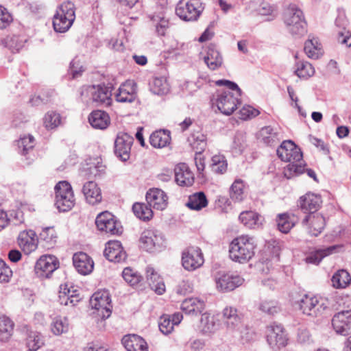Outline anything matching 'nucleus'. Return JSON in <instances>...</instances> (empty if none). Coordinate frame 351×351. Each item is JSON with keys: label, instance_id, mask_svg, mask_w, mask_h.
I'll return each mask as SVG.
<instances>
[{"label": "nucleus", "instance_id": "f257e3e1", "mask_svg": "<svg viewBox=\"0 0 351 351\" xmlns=\"http://www.w3.org/2000/svg\"><path fill=\"white\" fill-rule=\"evenodd\" d=\"M276 152L281 160L289 162L284 169L286 178L290 179L304 171L302 152L293 141H284Z\"/></svg>", "mask_w": 351, "mask_h": 351}, {"label": "nucleus", "instance_id": "f03ea898", "mask_svg": "<svg viewBox=\"0 0 351 351\" xmlns=\"http://www.w3.org/2000/svg\"><path fill=\"white\" fill-rule=\"evenodd\" d=\"M217 86H225L229 90L223 91L218 95L217 106L219 110L226 114H231L240 104L238 97L241 95V90L238 85L230 80H220L216 82Z\"/></svg>", "mask_w": 351, "mask_h": 351}, {"label": "nucleus", "instance_id": "7ed1b4c3", "mask_svg": "<svg viewBox=\"0 0 351 351\" xmlns=\"http://www.w3.org/2000/svg\"><path fill=\"white\" fill-rule=\"evenodd\" d=\"M255 247L253 238L247 235L239 237L230 244V258L235 262L246 263L254 256Z\"/></svg>", "mask_w": 351, "mask_h": 351}, {"label": "nucleus", "instance_id": "20e7f679", "mask_svg": "<svg viewBox=\"0 0 351 351\" xmlns=\"http://www.w3.org/2000/svg\"><path fill=\"white\" fill-rule=\"evenodd\" d=\"M284 23L288 32L294 37L300 38L306 32V22L303 12L295 5H290L284 14Z\"/></svg>", "mask_w": 351, "mask_h": 351}, {"label": "nucleus", "instance_id": "39448f33", "mask_svg": "<svg viewBox=\"0 0 351 351\" xmlns=\"http://www.w3.org/2000/svg\"><path fill=\"white\" fill-rule=\"evenodd\" d=\"M55 206L60 212H67L75 205V197L71 184L60 181L55 186Z\"/></svg>", "mask_w": 351, "mask_h": 351}, {"label": "nucleus", "instance_id": "423d86ee", "mask_svg": "<svg viewBox=\"0 0 351 351\" xmlns=\"http://www.w3.org/2000/svg\"><path fill=\"white\" fill-rule=\"evenodd\" d=\"M299 306L304 314L317 317L322 315L328 309V302L320 297L305 294L299 300Z\"/></svg>", "mask_w": 351, "mask_h": 351}, {"label": "nucleus", "instance_id": "0eeeda50", "mask_svg": "<svg viewBox=\"0 0 351 351\" xmlns=\"http://www.w3.org/2000/svg\"><path fill=\"white\" fill-rule=\"evenodd\" d=\"M202 11L199 0H180L176 5V13L181 19L195 21Z\"/></svg>", "mask_w": 351, "mask_h": 351}, {"label": "nucleus", "instance_id": "6e6552de", "mask_svg": "<svg viewBox=\"0 0 351 351\" xmlns=\"http://www.w3.org/2000/svg\"><path fill=\"white\" fill-rule=\"evenodd\" d=\"M95 224L99 231L110 235H119L123 231L121 223L108 211L103 212L97 216Z\"/></svg>", "mask_w": 351, "mask_h": 351}, {"label": "nucleus", "instance_id": "1a4fd4ad", "mask_svg": "<svg viewBox=\"0 0 351 351\" xmlns=\"http://www.w3.org/2000/svg\"><path fill=\"white\" fill-rule=\"evenodd\" d=\"M90 304L93 308L98 311V315L103 319H107L110 316L112 306L107 291L95 293L90 298Z\"/></svg>", "mask_w": 351, "mask_h": 351}, {"label": "nucleus", "instance_id": "9d476101", "mask_svg": "<svg viewBox=\"0 0 351 351\" xmlns=\"http://www.w3.org/2000/svg\"><path fill=\"white\" fill-rule=\"evenodd\" d=\"M204 262L203 254L197 247H189L182 252V264L188 271H194Z\"/></svg>", "mask_w": 351, "mask_h": 351}, {"label": "nucleus", "instance_id": "9b49d317", "mask_svg": "<svg viewBox=\"0 0 351 351\" xmlns=\"http://www.w3.org/2000/svg\"><path fill=\"white\" fill-rule=\"evenodd\" d=\"M287 337L281 325L271 324L267 328V341L274 350L285 347L287 343Z\"/></svg>", "mask_w": 351, "mask_h": 351}, {"label": "nucleus", "instance_id": "f8f14e48", "mask_svg": "<svg viewBox=\"0 0 351 351\" xmlns=\"http://www.w3.org/2000/svg\"><path fill=\"white\" fill-rule=\"evenodd\" d=\"M302 225L308 234L317 237L325 228V217L320 213L307 214L302 221Z\"/></svg>", "mask_w": 351, "mask_h": 351}, {"label": "nucleus", "instance_id": "ddd939ff", "mask_svg": "<svg viewBox=\"0 0 351 351\" xmlns=\"http://www.w3.org/2000/svg\"><path fill=\"white\" fill-rule=\"evenodd\" d=\"M59 267L58 258L53 255H44L40 257L35 265V272L40 278H49Z\"/></svg>", "mask_w": 351, "mask_h": 351}, {"label": "nucleus", "instance_id": "4468645a", "mask_svg": "<svg viewBox=\"0 0 351 351\" xmlns=\"http://www.w3.org/2000/svg\"><path fill=\"white\" fill-rule=\"evenodd\" d=\"M217 290L223 292L232 291L243 282V278L239 275L219 272L215 276Z\"/></svg>", "mask_w": 351, "mask_h": 351}, {"label": "nucleus", "instance_id": "2eb2a0df", "mask_svg": "<svg viewBox=\"0 0 351 351\" xmlns=\"http://www.w3.org/2000/svg\"><path fill=\"white\" fill-rule=\"evenodd\" d=\"M134 138L127 133H119L114 141V154L122 161L130 158Z\"/></svg>", "mask_w": 351, "mask_h": 351}, {"label": "nucleus", "instance_id": "dca6fc26", "mask_svg": "<svg viewBox=\"0 0 351 351\" xmlns=\"http://www.w3.org/2000/svg\"><path fill=\"white\" fill-rule=\"evenodd\" d=\"M141 247L147 252H153L163 245L164 239L162 234L156 230H144L140 238Z\"/></svg>", "mask_w": 351, "mask_h": 351}, {"label": "nucleus", "instance_id": "f3484780", "mask_svg": "<svg viewBox=\"0 0 351 351\" xmlns=\"http://www.w3.org/2000/svg\"><path fill=\"white\" fill-rule=\"evenodd\" d=\"M88 93L90 95L93 101L97 105L110 106L112 103L111 87L104 85L92 86L88 87Z\"/></svg>", "mask_w": 351, "mask_h": 351}, {"label": "nucleus", "instance_id": "a211bd4d", "mask_svg": "<svg viewBox=\"0 0 351 351\" xmlns=\"http://www.w3.org/2000/svg\"><path fill=\"white\" fill-rule=\"evenodd\" d=\"M332 325L337 334L349 335L351 332V311H342L335 315Z\"/></svg>", "mask_w": 351, "mask_h": 351}, {"label": "nucleus", "instance_id": "6ab92c4d", "mask_svg": "<svg viewBox=\"0 0 351 351\" xmlns=\"http://www.w3.org/2000/svg\"><path fill=\"white\" fill-rule=\"evenodd\" d=\"M322 199L320 195L313 193H307L300 197L298 206L307 214L317 213L321 207Z\"/></svg>", "mask_w": 351, "mask_h": 351}, {"label": "nucleus", "instance_id": "aec40b11", "mask_svg": "<svg viewBox=\"0 0 351 351\" xmlns=\"http://www.w3.org/2000/svg\"><path fill=\"white\" fill-rule=\"evenodd\" d=\"M146 200L149 206L163 210L168 204V197L165 191L158 188L149 189L146 194Z\"/></svg>", "mask_w": 351, "mask_h": 351}, {"label": "nucleus", "instance_id": "412c9836", "mask_svg": "<svg viewBox=\"0 0 351 351\" xmlns=\"http://www.w3.org/2000/svg\"><path fill=\"white\" fill-rule=\"evenodd\" d=\"M104 254L109 261L114 263H119L126 258V253L119 241H109L106 245Z\"/></svg>", "mask_w": 351, "mask_h": 351}, {"label": "nucleus", "instance_id": "4be33fe9", "mask_svg": "<svg viewBox=\"0 0 351 351\" xmlns=\"http://www.w3.org/2000/svg\"><path fill=\"white\" fill-rule=\"evenodd\" d=\"M136 98V86L134 82L126 81L119 88L115 94L117 101L121 103H132Z\"/></svg>", "mask_w": 351, "mask_h": 351}, {"label": "nucleus", "instance_id": "5701e85b", "mask_svg": "<svg viewBox=\"0 0 351 351\" xmlns=\"http://www.w3.org/2000/svg\"><path fill=\"white\" fill-rule=\"evenodd\" d=\"M75 268L82 275L90 274L94 268L93 259L84 252L75 253L73 257Z\"/></svg>", "mask_w": 351, "mask_h": 351}, {"label": "nucleus", "instance_id": "b1692460", "mask_svg": "<svg viewBox=\"0 0 351 351\" xmlns=\"http://www.w3.org/2000/svg\"><path fill=\"white\" fill-rule=\"evenodd\" d=\"M219 319L216 315L206 313L202 315L199 331L202 335H210L219 329Z\"/></svg>", "mask_w": 351, "mask_h": 351}, {"label": "nucleus", "instance_id": "393cba45", "mask_svg": "<svg viewBox=\"0 0 351 351\" xmlns=\"http://www.w3.org/2000/svg\"><path fill=\"white\" fill-rule=\"evenodd\" d=\"M174 171L175 180L178 185L182 186H190L193 185L194 182V175L186 164H178L175 167Z\"/></svg>", "mask_w": 351, "mask_h": 351}, {"label": "nucleus", "instance_id": "a878e982", "mask_svg": "<svg viewBox=\"0 0 351 351\" xmlns=\"http://www.w3.org/2000/svg\"><path fill=\"white\" fill-rule=\"evenodd\" d=\"M18 243L22 250L27 254L35 251L38 246L36 234L33 230L21 232L18 238Z\"/></svg>", "mask_w": 351, "mask_h": 351}, {"label": "nucleus", "instance_id": "bb28decb", "mask_svg": "<svg viewBox=\"0 0 351 351\" xmlns=\"http://www.w3.org/2000/svg\"><path fill=\"white\" fill-rule=\"evenodd\" d=\"M222 317L227 330L232 333L242 324L237 308L232 306H227L223 310Z\"/></svg>", "mask_w": 351, "mask_h": 351}, {"label": "nucleus", "instance_id": "cd10ccee", "mask_svg": "<svg viewBox=\"0 0 351 351\" xmlns=\"http://www.w3.org/2000/svg\"><path fill=\"white\" fill-rule=\"evenodd\" d=\"M121 342L127 351H148L146 341L137 335H125Z\"/></svg>", "mask_w": 351, "mask_h": 351}, {"label": "nucleus", "instance_id": "c85d7f7f", "mask_svg": "<svg viewBox=\"0 0 351 351\" xmlns=\"http://www.w3.org/2000/svg\"><path fill=\"white\" fill-rule=\"evenodd\" d=\"M82 193L86 202L90 204H97L102 199L101 189L95 182H86L83 186Z\"/></svg>", "mask_w": 351, "mask_h": 351}, {"label": "nucleus", "instance_id": "c756f323", "mask_svg": "<svg viewBox=\"0 0 351 351\" xmlns=\"http://www.w3.org/2000/svg\"><path fill=\"white\" fill-rule=\"evenodd\" d=\"M88 121L95 129L104 130L110 123L108 114L103 110L93 111L88 116Z\"/></svg>", "mask_w": 351, "mask_h": 351}, {"label": "nucleus", "instance_id": "7c9ffc66", "mask_svg": "<svg viewBox=\"0 0 351 351\" xmlns=\"http://www.w3.org/2000/svg\"><path fill=\"white\" fill-rule=\"evenodd\" d=\"M146 274L147 280L151 289L158 295L163 294L165 291V285L160 275L150 267L147 268Z\"/></svg>", "mask_w": 351, "mask_h": 351}, {"label": "nucleus", "instance_id": "2f4dec72", "mask_svg": "<svg viewBox=\"0 0 351 351\" xmlns=\"http://www.w3.org/2000/svg\"><path fill=\"white\" fill-rule=\"evenodd\" d=\"M239 219L248 228H257L262 225L263 221L261 215L252 210L241 213Z\"/></svg>", "mask_w": 351, "mask_h": 351}, {"label": "nucleus", "instance_id": "473e14b6", "mask_svg": "<svg viewBox=\"0 0 351 351\" xmlns=\"http://www.w3.org/2000/svg\"><path fill=\"white\" fill-rule=\"evenodd\" d=\"M76 290L71 291L66 285H60L59 291V302L61 304L75 306L80 298Z\"/></svg>", "mask_w": 351, "mask_h": 351}, {"label": "nucleus", "instance_id": "72a5a7b5", "mask_svg": "<svg viewBox=\"0 0 351 351\" xmlns=\"http://www.w3.org/2000/svg\"><path fill=\"white\" fill-rule=\"evenodd\" d=\"M170 132L165 130H160L154 132L149 136L150 144L156 148L165 147L170 143Z\"/></svg>", "mask_w": 351, "mask_h": 351}, {"label": "nucleus", "instance_id": "f704fd0d", "mask_svg": "<svg viewBox=\"0 0 351 351\" xmlns=\"http://www.w3.org/2000/svg\"><path fill=\"white\" fill-rule=\"evenodd\" d=\"M204 308V302L196 298H187L181 304L182 311L189 315L201 313Z\"/></svg>", "mask_w": 351, "mask_h": 351}, {"label": "nucleus", "instance_id": "c9c22d12", "mask_svg": "<svg viewBox=\"0 0 351 351\" xmlns=\"http://www.w3.org/2000/svg\"><path fill=\"white\" fill-rule=\"evenodd\" d=\"M341 246L339 245H332L324 249H319L312 252L306 257V262L317 265L325 256L335 253L337 250Z\"/></svg>", "mask_w": 351, "mask_h": 351}, {"label": "nucleus", "instance_id": "e433bc0d", "mask_svg": "<svg viewBox=\"0 0 351 351\" xmlns=\"http://www.w3.org/2000/svg\"><path fill=\"white\" fill-rule=\"evenodd\" d=\"M208 205V199L204 192H197L191 195L188 198L186 206L193 210H200L206 207Z\"/></svg>", "mask_w": 351, "mask_h": 351}, {"label": "nucleus", "instance_id": "4c0bfd02", "mask_svg": "<svg viewBox=\"0 0 351 351\" xmlns=\"http://www.w3.org/2000/svg\"><path fill=\"white\" fill-rule=\"evenodd\" d=\"M14 322L5 315L0 314V341H8L12 335Z\"/></svg>", "mask_w": 351, "mask_h": 351}, {"label": "nucleus", "instance_id": "58836bf2", "mask_svg": "<svg viewBox=\"0 0 351 351\" xmlns=\"http://www.w3.org/2000/svg\"><path fill=\"white\" fill-rule=\"evenodd\" d=\"M278 229L282 233H288L296 223L295 217L293 214H279L276 219Z\"/></svg>", "mask_w": 351, "mask_h": 351}, {"label": "nucleus", "instance_id": "ea45409f", "mask_svg": "<svg viewBox=\"0 0 351 351\" xmlns=\"http://www.w3.org/2000/svg\"><path fill=\"white\" fill-rule=\"evenodd\" d=\"M204 59L208 67L213 71L220 67L223 62L220 53L213 47L208 48L207 55Z\"/></svg>", "mask_w": 351, "mask_h": 351}, {"label": "nucleus", "instance_id": "a19ab883", "mask_svg": "<svg viewBox=\"0 0 351 351\" xmlns=\"http://www.w3.org/2000/svg\"><path fill=\"white\" fill-rule=\"evenodd\" d=\"M304 50L307 56L312 59H318L323 54L321 44L315 38L305 42Z\"/></svg>", "mask_w": 351, "mask_h": 351}, {"label": "nucleus", "instance_id": "79ce46f5", "mask_svg": "<svg viewBox=\"0 0 351 351\" xmlns=\"http://www.w3.org/2000/svg\"><path fill=\"white\" fill-rule=\"evenodd\" d=\"M260 136L263 142L269 146L280 141L279 134L271 126L263 128L260 131Z\"/></svg>", "mask_w": 351, "mask_h": 351}, {"label": "nucleus", "instance_id": "37998d69", "mask_svg": "<svg viewBox=\"0 0 351 351\" xmlns=\"http://www.w3.org/2000/svg\"><path fill=\"white\" fill-rule=\"evenodd\" d=\"M332 282L335 288H345L350 284L351 276L346 270L341 269L333 275Z\"/></svg>", "mask_w": 351, "mask_h": 351}, {"label": "nucleus", "instance_id": "c03bdc74", "mask_svg": "<svg viewBox=\"0 0 351 351\" xmlns=\"http://www.w3.org/2000/svg\"><path fill=\"white\" fill-rule=\"evenodd\" d=\"M245 184L243 180H236L232 184L230 191L231 199L235 202H241L243 200Z\"/></svg>", "mask_w": 351, "mask_h": 351}, {"label": "nucleus", "instance_id": "a18cd8bd", "mask_svg": "<svg viewBox=\"0 0 351 351\" xmlns=\"http://www.w3.org/2000/svg\"><path fill=\"white\" fill-rule=\"evenodd\" d=\"M134 214L143 221L149 220L153 216L151 206L143 203H135L132 206Z\"/></svg>", "mask_w": 351, "mask_h": 351}, {"label": "nucleus", "instance_id": "49530a36", "mask_svg": "<svg viewBox=\"0 0 351 351\" xmlns=\"http://www.w3.org/2000/svg\"><path fill=\"white\" fill-rule=\"evenodd\" d=\"M51 332L56 335H60L69 330L68 319L64 317L58 316L53 319L51 324Z\"/></svg>", "mask_w": 351, "mask_h": 351}, {"label": "nucleus", "instance_id": "de8ad7c7", "mask_svg": "<svg viewBox=\"0 0 351 351\" xmlns=\"http://www.w3.org/2000/svg\"><path fill=\"white\" fill-rule=\"evenodd\" d=\"M74 21L70 19H65L57 13L54 15L53 19V26L54 30L57 32L63 33L66 32L72 25Z\"/></svg>", "mask_w": 351, "mask_h": 351}, {"label": "nucleus", "instance_id": "09e8293b", "mask_svg": "<svg viewBox=\"0 0 351 351\" xmlns=\"http://www.w3.org/2000/svg\"><path fill=\"white\" fill-rule=\"evenodd\" d=\"M151 91L158 95L167 94L169 87L167 81L164 77H155L150 84Z\"/></svg>", "mask_w": 351, "mask_h": 351}, {"label": "nucleus", "instance_id": "8fccbe9b", "mask_svg": "<svg viewBox=\"0 0 351 351\" xmlns=\"http://www.w3.org/2000/svg\"><path fill=\"white\" fill-rule=\"evenodd\" d=\"M34 138L32 135L24 136L21 137L16 141L18 152L23 156H26L29 151L32 150L34 147Z\"/></svg>", "mask_w": 351, "mask_h": 351}, {"label": "nucleus", "instance_id": "3c124183", "mask_svg": "<svg viewBox=\"0 0 351 351\" xmlns=\"http://www.w3.org/2000/svg\"><path fill=\"white\" fill-rule=\"evenodd\" d=\"M206 136L201 132H195L191 137L190 142L197 154L202 153L206 147Z\"/></svg>", "mask_w": 351, "mask_h": 351}, {"label": "nucleus", "instance_id": "603ef678", "mask_svg": "<svg viewBox=\"0 0 351 351\" xmlns=\"http://www.w3.org/2000/svg\"><path fill=\"white\" fill-rule=\"evenodd\" d=\"M124 280L131 286L137 285L142 280V276L131 267H125L122 271Z\"/></svg>", "mask_w": 351, "mask_h": 351}, {"label": "nucleus", "instance_id": "864d4df0", "mask_svg": "<svg viewBox=\"0 0 351 351\" xmlns=\"http://www.w3.org/2000/svg\"><path fill=\"white\" fill-rule=\"evenodd\" d=\"M43 123L47 130L55 129L61 123V116L56 112L49 111L43 118Z\"/></svg>", "mask_w": 351, "mask_h": 351}, {"label": "nucleus", "instance_id": "5fc2aeb1", "mask_svg": "<svg viewBox=\"0 0 351 351\" xmlns=\"http://www.w3.org/2000/svg\"><path fill=\"white\" fill-rule=\"evenodd\" d=\"M296 66L297 69L295 71V73L300 78L308 79L315 73L313 66L307 62H298Z\"/></svg>", "mask_w": 351, "mask_h": 351}, {"label": "nucleus", "instance_id": "6e6d98bb", "mask_svg": "<svg viewBox=\"0 0 351 351\" xmlns=\"http://www.w3.org/2000/svg\"><path fill=\"white\" fill-rule=\"evenodd\" d=\"M25 40L19 36H8L4 40V45L6 47L10 49L12 52H19L21 49L24 46Z\"/></svg>", "mask_w": 351, "mask_h": 351}, {"label": "nucleus", "instance_id": "4d7b16f0", "mask_svg": "<svg viewBox=\"0 0 351 351\" xmlns=\"http://www.w3.org/2000/svg\"><path fill=\"white\" fill-rule=\"evenodd\" d=\"M212 171L218 174L224 173L228 167L227 160L223 155H215L211 159Z\"/></svg>", "mask_w": 351, "mask_h": 351}, {"label": "nucleus", "instance_id": "13d9d810", "mask_svg": "<svg viewBox=\"0 0 351 351\" xmlns=\"http://www.w3.org/2000/svg\"><path fill=\"white\" fill-rule=\"evenodd\" d=\"M232 335L234 337L241 339L243 343H247L253 340L254 335L253 331L243 324L232 332Z\"/></svg>", "mask_w": 351, "mask_h": 351}, {"label": "nucleus", "instance_id": "bf43d9fd", "mask_svg": "<svg viewBox=\"0 0 351 351\" xmlns=\"http://www.w3.org/2000/svg\"><path fill=\"white\" fill-rule=\"evenodd\" d=\"M44 345L43 336L38 332H33L29 335L27 339V351H36Z\"/></svg>", "mask_w": 351, "mask_h": 351}, {"label": "nucleus", "instance_id": "052dcab7", "mask_svg": "<svg viewBox=\"0 0 351 351\" xmlns=\"http://www.w3.org/2000/svg\"><path fill=\"white\" fill-rule=\"evenodd\" d=\"M57 13H60L61 16L65 19H70L73 21L75 19V5L71 1H65L62 3L57 10Z\"/></svg>", "mask_w": 351, "mask_h": 351}, {"label": "nucleus", "instance_id": "680f3d73", "mask_svg": "<svg viewBox=\"0 0 351 351\" xmlns=\"http://www.w3.org/2000/svg\"><path fill=\"white\" fill-rule=\"evenodd\" d=\"M245 147V137L241 132H237L231 145L232 151L235 154H241Z\"/></svg>", "mask_w": 351, "mask_h": 351}, {"label": "nucleus", "instance_id": "e2e57ef3", "mask_svg": "<svg viewBox=\"0 0 351 351\" xmlns=\"http://www.w3.org/2000/svg\"><path fill=\"white\" fill-rule=\"evenodd\" d=\"M152 21L155 23L156 32L158 36H165L169 27V21L160 16H153Z\"/></svg>", "mask_w": 351, "mask_h": 351}, {"label": "nucleus", "instance_id": "0e129e2a", "mask_svg": "<svg viewBox=\"0 0 351 351\" xmlns=\"http://www.w3.org/2000/svg\"><path fill=\"white\" fill-rule=\"evenodd\" d=\"M158 327L164 335L170 334L174 328L173 323L171 321V316L169 315H162L158 322Z\"/></svg>", "mask_w": 351, "mask_h": 351}, {"label": "nucleus", "instance_id": "69168bd1", "mask_svg": "<svg viewBox=\"0 0 351 351\" xmlns=\"http://www.w3.org/2000/svg\"><path fill=\"white\" fill-rule=\"evenodd\" d=\"M259 309L268 315H274L280 311V307L276 301L265 300L259 305Z\"/></svg>", "mask_w": 351, "mask_h": 351}, {"label": "nucleus", "instance_id": "338daca9", "mask_svg": "<svg viewBox=\"0 0 351 351\" xmlns=\"http://www.w3.org/2000/svg\"><path fill=\"white\" fill-rule=\"evenodd\" d=\"M11 14L6 8L0 5V28H6L12 21Z\"/></svg>", "mask_w": 351, "mask_h": 351}, {"label": "nucleus", "instance_id": "774afa93", "mask_svg": "<svg viewBox=\"0 0 351 351\" xmlns=\"http://www.w3.org/2000/svg\"><path fill=\"white\" fill-rule=\"evenodd\" d=\"M259 111L250 106H243L239 111V118L243 120L256 117Z\"/></svg>", "mask_w": 351, "mask_h": 351}]
</instances>
